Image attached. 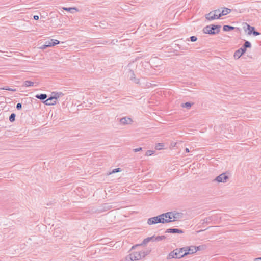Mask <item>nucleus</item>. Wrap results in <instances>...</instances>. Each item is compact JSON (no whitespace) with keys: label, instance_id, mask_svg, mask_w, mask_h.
Returning a JSON list of instances; mask_svg holds the SVG:
<instances>
[{"label":"nucleus","instance_id":"nucleus-1","mask_svg":"<svg viewBox=\"0 0 261 261\" xmlns=\"http://www.w3.org/2000/svg\"><path fill=\"white\" fill-rule=\"evenodd\" d=\"M166 213H163L155 217L150 218L147 220L148 225H154L157 223H168Z\"/></svg>","mask_w":261,"mask_h":261},{"label":"nucleus","instance_id":"nucleus-2","mask_svg":"<svg viewBox=\"0 0 261 261\" xmlns=\"http://www.w3.org/2000/svg\"><path fill=\"white\" fill-rule=\"evenodd\" d=\"M182 250L187 251V247H184L182 248H180V249H175L173 251L171 252L168 255L167 257V259H170L172 258H181V257L185 256L182 253Z\"/></svg>","mask_w":261,"mask_h":261},{"label":"nucleus","instance_id":"nucleus-3","mask_svg":"<svg viewBox=\"0 0 261 261\" xmlns=\"http://www.w3.org/2000/svg\"><path fill=\"white\" fill-rule=\"evenodd\" d=\"M220 28L221 25H220L211 24L205 27L203 29V31L206 34L214 35L219 33Z\"/></svg>","mask_w":261,"mask_h":261},{"label":"nucleus","instance_id":"nucleus-4","mask_svg":"<svg viewBox=\"0 0 261 261\" xmlns=\"http://www.w3.org/2000/svg\"><path fill=\"white\" fill-rule=\"evenodd\" d=\"M168 222H171L178 220L181 217V214L175 212H169L166 213Z\"/></svg>","mask_w":261,"mask_h":261},{"label":"nucleus","instance_id":"nucleus-5","mask_svg":"<svg viewBox=\"0 0 261 261\" xmlns=\"http://www.w3.org/2000/svg\"><path fill=\"white\" fill-rule=\"evenodd\" d=\"M220 12V9L215 10L210 12L208 14L206 15V18L208 20H212L215 19H218V13Z\"/></svg>","mask_w":261,"mask_h":261},{"label":"nucleus","instance_id":"nucleus-6","mask_svg":"<svg viewBox=\"0 0 261 261\" xmlns=\"http://www.w3.org/2000/svg\"><path fill=\"white\" fill-rule=\"evenodd\" d=\"M126 259L127 261L138 260L141 259L139 252H134L130 253L128 256H127L126 257Z\"/></svg>","mask_w":261,"mask_h":261},{"label":"nucleus","instance_id":"nucleus-7","mask_svg":"<svg viewBox=\"0 0 261 261\" xmlns=\"http://www.w3.org/2000/svg\"><path fill=\"white\" fill-rule=\"evenodd\" d=\"M228 177L226 175V173H223L218 176L214 181L218 182H226L228 179Z\"/></svg>","mask_w":261,"mask_h":261},{"label":"nucleus","instance_id":"nucleus-8","mask_svg":"<svg viewBox=\"0 0 261 261\" xmlns=\"http://www.w3.org/2000/svg\"><path fill=\"white\" fill-rule=\"evenodd\" d=\"M246 50L245 49L241 47L235 51L234 54V58L237 59L240 58L241 56L246 52Z\"/></svg>","mask_w":261,"mask_h":261},{"label":"nucleus","instance_id":"nucleus-9","mask_svg":"<svg viewBox=\"0 0 261 261\" xmlns=\"http://www.w3.org/2000/svg\"><path fill=\"white\" fill-rule=\"evenodd\" d=\"M119 121L121 124L123 125L129 124L133 122L132 119L128 117H124L121 118Z\"/></svg>","mask_w":261,"mask_h":261},{"label":"nucleus","instance_id":"nucleus-10","mask_svg":"<svg viewBox=\"0 0 261 261\" xmlns=\"http://www.w3.org/2000/svg\"><path fill=\"white\" fill-rule=\"evenodd\" d=\"M187 252L184 253V255H187L190 254H193L197 251V249H196V246H191L190 247L187 248Z\"/></svg>","mask_w":261,"mask_h":261},{"label":"nucleus","instance_id":"nucleus-11","mask_svg":"<svg viewBox=\"0 0 261 261\" xmlns=\"http://www.w3.org/2000/svg\"><path fill=\"white\" fill-rule=\"evenodd\" d=\"M165 233H182L183 231L181 229L177 228H169L166 230Z\"/></svg>","mask_w":261,"mask_h":261},{"label":"nucleus","instance_id":"nucleus-12","mask_svg":"<svg viewBox=\"0 0 261 261\" xmlns=\"http://www.w3.org/2000/svg\"><path fill=\"white\" fill-rule=\"evenodd\" d=\"M153 237H148L145 239H144V240L143 241L142 243L141 244H138V245H136L135 246H133L132 248V249H134L135 248V247H137V246H141V245H146L148 243H149L150 241H151V240L153 239Z\"/></svg>","mask_w":261,"mask_h":261},{"label":"nucleus","instance_id":"nucleus-13","mask_svg":"<svg viewBox=\"0 0 261 261\" xmlns=\"http://www.w3.org/2000/svg\"><path fill=\"white\" fill-rule=\"evenodd\" d=\"M44 103L46 105H54L56 103V100L54 99L51 96H50L49 98L45 100Z\"/></svg>","mask_w":261,"mask_h":261},{"label":"nucleus","instance_id":"nucleus-14","mask_svg":"<svg viewBox=\"0 0 261 261\" xmlns=\"http://www.w3.org/2000/svg\"><path fill=\"white\" fill-rule=\"evenodd\" d=\"M63 95V94L62 92H53L51 93V96L56 100L58 98H59L61 96Z\"/></svg>","mask_w":261,"mask_h":261},{"label":"nucleus","instance_id":"nucleus-15","mask_svg":"<svg viewBox=\"0 0 261 261\" xmlns=\"http://www.w3.org/2000/svg\"><path fill=\"white\" fill-rule=\"evenodd\" d=\"M149 251H139V253L140 256V259L144 258L147 255H148L149 253Z\"/></svg>","mask_w":261,"mask_h":261},{"label":"nucleus","instance_id":"nucleus-16","mask_svg":"<svg viewBox=\"0 0 261 261\" xmlns=\"http://www.w3.org/2000/svg\"><path fill=\"white\" fill-rule=\"evenodd\" d=\"M47 42L50 43V46H54L59 43V41L55 39H51L50 41H47Z\"/></svg>","mask_w":261,"mask_h":261},{"label":"nucleus","instance_id":"nucleus-17","mask_svg":"<svg viewBox=\"0 0 261 261\" xmlns=\"http://www.w3.org/2000/svg\"><path fill=\"white\" fill-rule=\"evenodd\" d=\"M47 96L46 94H40L36 95V97L40 100H44L47 98Z\"/></svg>","mask_w":261,"mask_h":261},{"label":"nucleus","instance_id":"nucleus-18","mask_svg":"<svg viewBox=\"0 0 261 261\" xmlns=\"http://www.w3.org/2000/svg\"><path fill=\"white\" fill-rule=\"evenodd\" d=\"M223 30L224 31H230L234 29V27L232 26H230L228 25H225L223 26Z\"/></svg>","mask_w":261,"mask_h":261},{"label":"nucleus","instance_id":"nucleus-19","mask_svg":"<svg viewBox=\"0 0 261 261\" xmlns=\"http://www.w3.org/2000/svg\"><path fill=\"white\" fill-rule=\"evenodd\" d=\"M222 15H226L231 12V10L228 8H224L222 10Z\"/></svg>","mask_w":261,"mask_h":261},{"label":"nucleus","instance_id":"nucleus-20","mask_svg":"<svg viewBox=\"0 0 261 261\" xmlns=\"http://www.w3.org/2000/svg\"><path fill=\"white\" fill-rule=\"evenodd\" d=\"M251 47V43L248 41H245L244 44L242 47L246 50L247 48H250Z\"/></svg>","mask_w":261,"mask_h":261},{"label":"nucleus","instance_id":"nucleus-21","mask_svg":"<svg viewBox=\"0 0 261 261\" xmlns=\"http://www.w3.org/2000/svg\"><path fill=\"white\" fill-rule=\"evenodd\" d=\"M63 9L64 10L70 12L71 13H73L72 10H75L76 11H79V10L75 7H72V8L63 7Z\"/></svg>","mask_w":261,"mask_h":261},{"label":"nucleus","instance_id":"nucleus-22","mask_svg":"<svg viewBox=\"0 0 261 261\" xmlns=\"http://www.w3.org/2000/svg\"><path fill=\"white\" fill-rule=\"evenodd\" d=\"M164 144L163 143H158L155 146V149L156 150H161L163 148Z\"/></svg>","mask_w":261,"mask_h":261},{"label":"nucleus","instance_id":"nucleus-23","mask_svg":"<svg viewBox=\"0 0 261 261\" xmlns=\"http://www.w3.org/2000/svg\"><path fill=\"white\" fill-rule=\"evenodd\" d=\"M255 29L254 27L250 26L249 25H247V30H248V34L251 35L254 30Z\"/></svg>","mask_w":261,"mask_h":261},{"label":"nucleus","instance_id":"nucleus-24","mask_svg":"<svg viewBox=\"0 0 261 261\" xmlns=\"http://www.w3.org/2000/svg\"><path fill=\"white\" fill-rule=\"evenodd\" d=\"M192 105V103L189 102H187L186 103L181 104V106L182 107L187 108V109H190Z\"/></svg>","mask_w":261,"mask_h":261},{"label":"nucleus","instance_id":"nucleus-25","mask_svg":"<svg viewBox=\"0 0 261 261\" xmlns=\"http://www.w3.org/2000/svg\"><path fill=\"white\" fill-rule=\"evenodd\" d=\"M34 85V82L30 81H26L24 82V85L25 87H29V86H32Z\"/></svg>","mask_w":261,"mask_h":261},{"label":"nucleus","instance_id":"nucleus-26","mask_svg":"<svg viewBox=\"0 0 261 261\" xmlns=\"http://www.w3.org/2000/svg\"><path fill=\"white\" fill-rule=\"evenodd\" d=\"M130 72H131L130 79L132 80H134V81L135 83H138L139 82V80L138 79H136L135 77V74H134V73L132 71H130Z\"/></svg>","mask_w":261,"mask_h":261},{"label":"nucleus","instance_id":"nucleus-27","mask_svg":"<svg viewBox=\"0 0 261 261\" xmlns=\"http://www.w3.org/2000/svg\"><path fill=\"white\" fill-rule=\"evenodd\" d=\"M166 238V237L165 236H157L156 238H155V240L156 242H159L165 240Z\"/></svg>","mask_w":261,"mask_h":261},{"label":"nucleus","instance_id":"nucleus-28","mask_svg":"<svg viewBox=\"0 0 261 261\" xmlns=\"http://www.w3.org/2000/svg\"><path fill=\"white\" fill-rule=\"evenodd\" d=\"M48 47H50V43L49 42H47V41H46L45 44L42 45L40 47V48L42 49H45L46 48H47Z\"/></svg>","mask_w":261,"mask_h":261},{"label":"nucleus","instance_id":"nucleus-29","mask_svg":"<svg viewBox=\"0 0 261 261\" xmlns=\"http://www.w3.org/2000/svg\"><path fill=\"white\" fill-rule=\"evenodd\" d=\"M16 115L14 113H12L9 117V120L12 122L15 121Z\"/></svg>","mask_w":261,"mask_h":261},{"label":"nucleus","instance_id":"nucleus-30","mask_svg":"<svg viewBox=\"0 0 261 261\" xmlns=\"http://www.w3.org/2000/svg\"><path fill=\"white\" fill-rule=\"evenodd\" d=\"M2 89L6 90H8V91H13V92L16 91V89L10 88H9L8 87H7V86L3 88Z\"/></svg>","mask_w":261,"mask_h":261},{"label":"nucleus","instance_id":"nucleus-31","mask_svg":"<svg viewBox=\"0 0 261 261\" xmlns=\"http://www.w3.org/2000/svg\"><path fill=\"white\" fill-rule=\"evenodd\" d=\"M154 153V151L153 150H147L146 152L145 155L146 156H150L152 154H153Z\"/></svg>","mask_w":261,"mask_h":261},{"label":"nucleus","instance_id":"nucleus-32","mask_svg":"<svg viewBox=\"0 0 261 261\" xmlns=\"http://www.w3.org/2000/svg\"><path fill=\"white\" fill-rule=\"evenodd\" d=\"M120 171H121L120 168H116V169H113L112 172L109 173V174L110 175V174H111L115 173L120 172Z\"/></svg>","mask_w":261,"mask_h":261},{"label":"nucleus","instance_id":"nucleus-33","mask_svg":"<svg viewBox=\"0 0 261 261\" xmlns=\"http://www.w3.org/2000/svg\"><path fill=\"white\" fill-rule=\"evenodd\" d=\"M190 39V40L192 42H195V41H196L197 40V37L196 36H191Z\"/></svg>","mask_w":261,"mask_h":261},{"label":"nucleus","instance_id":"nucleus-34","mask_svg":"<svg viewBox=\"0 0 261 261\" xmlns=\"http://www.w3.org/2000/svg\"><path fill=\"white\" fill-rule=\"evenodd\" d=\"M211 218L207 217L203 220V223H208L210 222V221H211Z\"/></svg>","mask_w":261,"mask_h":261},{"label":"nucleus","instance_id":"nucleus-35","mask_svg":"<svg viewBox=\"0 0 261 261\" xmlns=\"http://www.w3.org/2000/svg\"><path fill=\"white\" fill-rule=\"evenodd\" d=\"M142 150V147H139V148L134 149L133 151L134 152H138V151H141Z\"/></svg>","mask_w":261,"mask_h":261},{"label":"nucleus","instance_id":"nucleus-36","mask_svg":"<svg viewBox=\"0 0 261 261\" xmlns=\"http://www.w3.org/2000/svg\"><path fill=\"white\" fill-rule=\"evenodd\" d=\"M22 108V105L20 103H18L16 105V108L18 110L21 109Z\"/></svg>","mask_w":261,"mask_h":261},{"label":"nucleus","instance_id":"nucleus-37","mask_svg":"<svg viewBox=\"0 0 261 261\" xmlns=\"http://www.w3.org/2000/svg\"><path fill=\"white\" fill-rule=\"evenodd\" d=\"M253 35L254 36H257V35H259L260 34V33L257 32V31H256L254 30V31H253L252 33Z\"/></svg>","mask_w":261,"mask_h":261},{"label":"nucleus","instance_id":"nucleus-38","mask_svg":"<svg viewBox=\"0 0 261 261\" xmlns=\"http://www.w3.org/2000/svg\"><path fill=\"white\" fill-rule=\"evenodd\" d=\"M222 11H221V12L220 11V12L218 13V17H219V18L222 16H224V15H222Z\"/></svg>","mask_w":261,"mask_h":261},{"label":"nucleus","instance_id":"nucleus-39","mask_svg":"<svg viewBox=\"0 0 261 261\" xmlns=\"http://www.w3.org/2000/svg\"><path fill=\"white\" fill-rule=\"evenodd\" d=\"M203 248V246H199L196 247V249H197V251L200 250Z\"/></svg>","mask_w":261,"mask_h":261},{"label":"nucleus","instance_id":"nucleus-40","mask_svg":"<svg viewBox=\"0 0 261 261\" xmlns=\"http://www.w3.org/2000/svg\"><path fill=\"white\" fill-rule=\"evenodd\" d=\"M33 17H34V19L36 20L39 19V16L38 15H34Z\"/></svg>","mask_w":261,"mask_h":261},{"label":"nucleus","instance_id":"nucleus-41","mask_svg":"<svg viewBox=\"0 0 261 261\" xmlns=\"http://www.w3.org/2000/svg\"><path fill=\"white\" fill-rule=\"evenodd\" d=\"M151 237L153 238V239L151 240V241H156L155 238H156V237H155V236H153Z\"/></svg>","mask_w":261,"mask_h":261},{"label":"nucleus","instance_id":"nucleus-42","mask_svg":"<svg viewBox=\"0 0 261 261\" xmlns=\"http://www.w3.org/2000/svg\"><path fill=\"white\" fill-rule=\"evenodd\" d=\"M254 261H261V257L260 258H255Z\"/></svg>","mask_w":261,"mask_h":261},{"label":"nucleus","instance_id":"nucleus-43","mask_svg":"<svg viewBox=\"0 0 261 261\" xmlns=\"http://www.w3.org/2000/svg\"><path fill=\"white\" fill-rule=\"evenodd\" d=\"M185 151H186V152L187 153H188V152H190V150H189V149L188 148H186L185 149Z\"/></svg>","mask_w":261,"mask_h":261},{"label":"nucleus","instance_id":"nucleus-44","mask_svg":"<svg viewBox=\"0 0 261 261\" xmlns=\"http://www.w3.org/2000/svg\"><path fill=\"white\" fill-rule=\"evenodd\" d=\"M101 24H102V25H100V27H103V25H104V24L101 23Z\"/></svg>","mask_w":261,"mask_h":261},{"label":"nucleus","instance_id":"nucleus-45","mask_svg":"<svg viewBox=\"0 0 261 261\" xmlns=\"http://www.w3.org/2000/svg\"><path fill=\"white\" fill-rule=\"evenodd\" d=\"M187 252V251L182 250V252Z\"/></svg>","mask_w":261,"mask_h":261}]
</instances>
